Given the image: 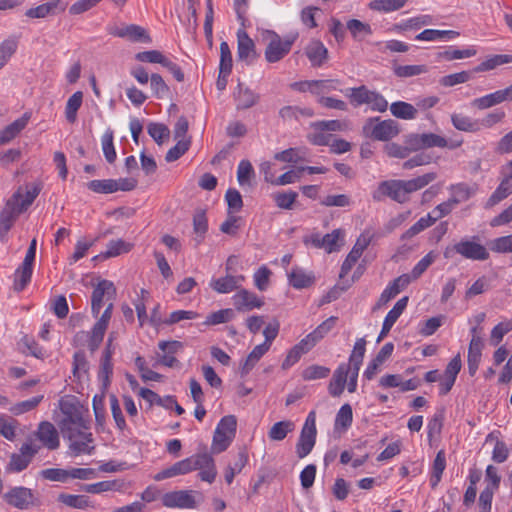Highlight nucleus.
Instances as JSON below:
<instances>
[{"label": "nucleus", "instance_id": "obj_1", "mask_svg": "<svg viewBox=\"0 0 512 512\" xmlns=\"http://www.w3.org/2000/svg\"><path fill=\"white\" fill-rule=\"evenodd\" d=\"M195 470H199L200 479L208 483H212L217 475L213 457L208 453H198L161 470L153 478L155 481H162L179 475H185Z\"/></svg>", "mask_w": 512, "mask_h": 512}, {"label": "nucleus", "instance_id": "obj_2", "mask_svg": "<svg viewBox=\"0 0 512 512\" xmlns=\"http://www.w3.org/2000/svg\"><path fill=\"white\" fill-rule=\"evenodd\" d=\"M41 191V185L32 183L20 186L9 198L0 214V224H9L25 212Z\"/></svg>", "mask_w": 512, "mask_h": 512}, {"label": "nucleus", "instance_id": "obj_3", "mask_svg": "<svg viewBox=\"0 0 512 512\" xmlns=\"http://www.w3.org/2000/svg\"><path fill=\"white\" fill-rule=\"evenodd\" d=\"M113 303L106 306L104 312L98 321L94 324L91 331H79L75 334L73 342L76 346H87L94 352L103 341L105 332L112 317Z\"/></svg>", "mask_w": 512, "mask_h": 512}, {"label": "nucleus", "instance_id": "obj_4", "mask_svg": "<svg viewBox=\"0 0 512 512\" xmlns=\"http://www.w3.org/2000/svg\"><path fill=\"white\" fill-rule=\"evenodd\" d=\"M263 41L267 43L264 56L268 63H277L288 55L298 35H287L281 38L273 30H263L261 33Z\"/></svg>", "mask_w": 512, "mask_h": 512}, {"label": "nucleus", "instance_id": "obj_5", "mask_svg": "<svg viewBox=\"0 0 512 512\" xmlns=\"http://www.w3.org/2000/svg\"><path fill=\"white\" fill-rule=\"evenodd\" d=\"M69 440V451L73 456L92 455L95 452L93 434L89 431L88 422L84 427H73L62 431Z\"/></svg>", "mask_w": 512, "mask_h": 512}, {"label": "nucleus", "instance_id": "obj_6", "mask_svg": "<svg viewBox=\"0 0 512 512\" xmlns=\"http://www.w3.org/2000/svg\"><path fill=\"white\" fill-rule=\"evenodd\" d=\"M399 133V123L393 119L381 120L380 117H370L362 127L364 137L377 141H389Z\"/></svg>", "mask_w": 512, "mask_h": 512}, {"label": "nucleus", "instance_id": "obj_7", "mask_svg": "<svg viewBox=\"0 0 512 512\" xmlns=\"http://www.w3.org/2000/svg\"><path fill=\"white\" fill-rule=\"evenodd\" d=\"M237 419L234 415H227L220 419L214 431L211 451L219 454L224 452L232 443L236 435Z\"/></svg>", "mask_w": 512, "mask_h": 512}, {"label": "nucleus", "instance_id": "obj_8", "mask_svg": "<svg viewBox=\"0 0 512 512\" xmlns=\"http://www.w3.org/2000/svg\"><path fill=\"white\" fill-rule=\"evenodd\" d=\"M41 445L34 442L31 438L24 442L18 453H13L7 464L6 470L8 472L19 473L25 470L33 458L39 453Z\"/></svg>", "mask_w": 512, "mask_h": 512}, {"label": "nucleus", "instance_id": "obj_9", "mask_svg": "<svg viewBox=\"0 0 512 512\" xmlns=\"http://www.w3.org/2000/svg\"><path fill=\"white\" fill-rule=\"evenodd\" d=\"M3 499L8 505L20 510H27L39 504L37 492L24 486L10 488L3 495Z\"/></svg>", "mask_w": 512, "mask_h": 512}, {"label": "nucleus", "instance_id": "obj_10", "mask_svg": "<svg viewBox=\"0 0 512 512\" xmlns=\"http://www.w3.org/2000/svg\"><path fill=\"white\" fill-rule=\"evenodd\" d=\"M316 435V412L310 411L296 444V454L300 459L310 454L316 443Z\"/></svg>", "mask_w": 512, "mask_h": 512}, {"label": "nucleus", "instance_id": "obj_11", "mask_svg": "<svg viewBox=\"0 0 512 512\" xmlns=\"http://www.w3.org/2000/svg\"><path fill=\"white\" fill-rule=\"evenodd\" d=\"M451 251L474 261H485L489 258L488 250L482 244L475 241V239H464L456 243L452 249L447 248L444 252V257L450 258Z\"/></svg>", "mask_w": 512, "mask_h": 512}, {"label": "nucleus", "instance_id": "obj_12", "mask_svg": "<svg viewBox=\"0 0 512 512\" xmlns=\"http://www.w3.org/2000/svg\"><path fill=\"white\" fill-rule=\"evenodd\" d=\"M107 31L110 35L114 37L124 38L131 42L145 43L149 44L152 42V39L143 27L136 24L129 25H110L107 28Z\"/></svg>", "mask_w": 512, "mask_h": 512}, {"label": "nucleus", "instance_id": "obj_13", "mask_svg": "<svg viewBox=\"0 0 512 512\" xmlns=\"http://www.w3.org/2000/svg\"><path fill=\"white\" fill-rule=\"evenodd\" d=\"M115 295L116 288L111 281L102 280L95 286L91 296V311L95 318L99 316L100 311L104 306V300L109 301V305L112 303Z\"/></svg>", "mask_w": 512, "mask_h": 512}, {"label": "nucleus", "instance_id": "obj_14", "mask_svg": "<svg viewBox=\"0 0 512 512\" xmlns=\"http://www.w3.org/2000/svg\"><path fill=\"white\" fill-rule=\"evenodd\" d=\"M310 242L317 248L324 249L327 253L339 251L345 243V233L342 229H335L324 236L313 234Z\"/></svg>", "mask_w": 512, "mask_h": 512}, {"label": "nucleus", "instance_id": "obj_15", "mask_svg": "<svg viewBox=\"0 0 512 512\" xmlns=\"http://www.w3.org/2000/svg\"><path fill=\"white\" fill-rule=\"evenodd\" d=\"M372 197L375 201H382L386 197L398 203H406L402 180H385L379 183Z\"/></svg>", "mask_w": 512, "mask_h": 512}, {"label": "nucleus", "instance_id": "obj_16", "mask_svg": "<svg viewBox=\"0 0 512 512\" xmlns=\"http://www.w3.org/2000/svg\"><path fill=\"white\" fill-rule=\"evenodd\" d=\"M371 239L372 235L369 232H364L358 237L352 250L349 252L346 259L342 263L340 277L348 275L352 267L363 254L364 250L369 246Z\"/></svg>", "mask_w": 512, "mask_h": 512}, {"label": "nucleus", "instance_id": "obj_17", "mask_svg": "<svg viewBox=\"0 0 512 512\" xmlns=\"http://www.w3.org/2000/svg\"><path fill=\"white\" fill-rule=\"evenodd\" d=\"M232 302L238 312H248L253 309H259L264 305L262 297L244 288L239 289L232 296Z\"/></svg>", "mask_w": 512, "mask_h": 512}, {"label": "nucleus", "instance_id": "obj_18", "mask_svg": "<svg viewBox=\"0 0 512 512\" xmlns=\"http://www.w3.org/2000/svg\"><path fill=\"white\" fill-rule=\"evenodd\" d=\"M33 436L49 450H55L60 446L58 431L51 422H40Z\"/></svg>", "mask_w": 512, "mask_h": 512}, {"label": "nucleus", "instance_id": "obj_19", "mask_svg": "<svg viewBox=\"0 0 512 512\" xmlns=\"http://www.w3.org/2000/svg\"><path fill=\"white\" fill-rule=\"evenodd\" d=\"M237 57L247 65L252 64L258 58L255 43L244 30L237 32Z\"/></svg>", "mask_w": 512, "mask_h": 512}, {"label": "nucleus", "instance_id": "obj_20", "mask_svg": "<svg viewBox=\"0 0 512 512\" xmlns=\"http://www.w3.org/2000/svg\"><path fill=\"white\" fill-rule=\"evenodd\" d=\"M351 372V365L346 364L345 362L341 363L336 368L328 385V391L332 397H339L344 392L348 377Z\"/></svg>", "mask_w": 512, "mask_h": 512}, {"label": "nucleus", "instance_id": "obj_21", "mask_svg": "<svg viewBox=\"0 0 512 512\" xmlns=\"http://www.w3.org/2000/svg\"><path fill=\"white\" fill-rule=\"evenodd\" d=\"M61 411L64 414V418L61 421L62 431L73 427H84V424L88 422L84 419L80 409L70 402H62Z\"/></svg>", "mask_w": 512, "mask_h": 512}, {"label": "nucleus", "instance_id": "obj_22", "mask_svg": "<svg viewBox=\"0 0 512 512\" xmlns=\"http://www.w3.org/2000/svg\"><path fill=\"white\" fill-rule=\"evenodd\" d=\"M158 347L163 352V355L159 358L160 364L169 368L179 366V361L174 355L183 349L182 342L177 340L160 341Z\"/></svg>", "mask_w": 512, "mask_h": 512}, {"label": "nucleus", "instance_id": "obj_23", "mask_svg": "<svg viewBox=\"0 0 512 512\" xmlns=\"http://www.w3.org/2000/svg\"><path fill=\"white\" fill-rule=\"evenodd\" d=\"M245 280L243 275L226 274L220 278H213L210 287L219 294H228L237 290Z\"/></svg>", "mask_w": 512, "mask_h": 512}, {"label": "nucleus", "instance_id": "obj_24", "mask_svg": "<svg viewBox=\"0 0 512 512\" xmlns=\"http://www.w3.org/2000/svg\"><path fill=\"white\" fill-rule=\"evenodd\" d=\"M162 503L169 508H193L195 500L189 491H173L163 495Z\"/></svg>", "mask_w": 512, "mask_h": 512}, {"label": "nucleus", "instance_id": "obj_25", "mask_svg": "<svg viewBox=\"0 0 512 512\" xmlns=\"http://www.w3.org/2000/svg\"><path fill=\"white\" fill-rule=\"evenodd\" d=\"M289 285L297 290L311 287L315 282V276L313 272H307L300 267H293L290 272L287 273Z\"/></svg>", "mask_w": 512, "mask_h": 512}, {"label": "nucleus", "instance_id": "obj_26", "mask_svg": "<svg viewBox=\"0 0 512 512\" xmlns=\"http://www.w3.org/2000/svg\"><path fill=\"white\" fill-rule=\"evenodd\" d=\"M410 282L411 276H409L408 274H402L401 276L394 279L381 293L379 303H388L391 299L396 297L402 290H404L410 284Z\"/></svg>", "mask_w": 512, "mask_h": 512}, {"label": "nucleus", "instance_id": "obj_27", "mask_svg": "<svg viewBox=\"0 0 512 512\" xmlns=\"http://www.w3.org/2000/svg\"><path fill=\"white\" fill-rule=\"evenodd\" d=\"M437 176L438 175L436 172H428L410 180H402L406 202L409 201L411 193L423 189L428 184L433 182L437 178Z\"/></svg>", "mask_w": 512, "mask_h": 512}, {"label": "nucleus", "instance_id": "obj_28", "mask_svg": "<svg viewBox=\"0 0 512 512\" xmlns=\"http://www.w3.org/2000/svg\"><path fill=\"white\" fill-rule=\"evenodd\" d=\"M484 348V342L483 339H471L468 347V355H467V362H468V371L471 376H474L475 373L478 370L481 357H482V350Z\"/></svg>", "mask_w": 512, "mask_h": 512}, {"label": "nucleus", "instance_id": "obj_29", "mask_svg": "<svg viewBox=\"0 0 512 512\" xmlns=\"http://www.w3.org/2000/svg\"><path fill=\"white\" fill-rule=\"evenodd\" d=\"M30 114L25 113L22 117L15 120L3 130L0 131V145H4L13 140L28 124Z\"/></svg>", "mask_w": 512, "mask_h": 512}, {"label": "nucleus", "instance_id": "obj_30", "mask_svg": "<svg viewBox=\"0 0 512 512\" xmlns=\"http://www.w3.org/2000/svg\"><path fill=\"white\" fill-rule=\"evenodd\" d=\"M66 9L61 4L60 0H53L44 4H41L35 8H30L26 11L25 15L29 18H44L48 15H53L58 12H63Z\"/></svg>", "mask_w": 512, "mask_h": 512}, {"label": "nucleus", "instance_id": "obj_31", "mask_svg": "<svg viewBox=\"0 0 512 512\" xmlns=\"http://www.w3.org/2000/svg\"><path fill=\"white\" fill-rule=\"evenodd\" d=\"M260 96L248 87H243L238 84L237 92L235 93L236 108L238 110L249 109L259 101Z\"/></svg>", "mask_w": 512, "mask_h": 512}, {"label": "nucleus", "instance_id": "obj_32", "mask_svg": "<svg viewBox=\"0 0 512 512\" xmlns=\"http://www.w3.org/2000/svg\"><path fill=\"white\" fill-rule=\"evenodd\" d=\"M267 347L264 345H257L248 354L246 359L240 364L239 373L241 377H246L251 370L256 366L259 360L268 352Z\"/></svg>", "mask_w": 512, "mask_h": 512}, {"label": "nucleus", "instance_id": "obj_33", "mask_svg": "<svg viewBox=\"0 0 512 512\" xmlns=\"http://www.w3.org/2000/svg\"><path fill=\"white\" fill-rule=\"evenodd\" d=\"M422 140L424 142V149L439 147L453 150L462 145V140L448 141L446 138L434 133H424V138Z\"/></svg>", "mask_w": 512, "mask_h": 512}, {"label": "nucleus", "instance_id": "obj_34", "mask_svg": "<svg viewBox=\"0 0 512 512\" xmlns=\"http://www.w3.org/2000/svg\"><path fill=\"white\" fill-rule=\"evenodd\" d=\"M306 55L313 66H321L327 59L328 51L320 41L311 42L307 49Z\"/></svg>", "mask_w": 512, "mask_h": 512}, {"label": "nucleus", "instance_id": "obj_35", "mask_svg": "<svg viewBox=\"0 0 512 512\" xmlns=\"http://www.w3.org/2000/svg\"><path fill=\"white\" fill-rule=\"evenodd\" d=\"M391 114L403 120H413L417 117L418 111L412 104L404 101H396L390 105Z\"/></svg>", "mask_w": 512, "mask_h": 512}, {"label": "nucleus", "instance_id": "obj_36", "mask_svg": "<svg viewBox=\"0 0 512 512\" xmlns=\"http://www.w3.org/2000/svg\"><path fill=\"white\" fill-rule=\"evenodd\" d=\"M19 422L6 414H0V435L13 442L17 437Z\"/></svg>", "mask_w": 512, "mask_h": 512}, {"label": "nucleus", "instance_id": "obj_37", "mask_svg": "<svg viewBox=\"0 0 512 512\" xmlns=\"http://www.w3.org/2000/svg\"><path fill=\"white\" fill-rule=\"evenodd\" d=\"M132 246L133 245L131 243L125 242L121 239L111 240L107 244L106 251L97 255L94 259H97V258L108 259V258L119 256L123 253H128L132 249Z\"/></svg>", "mask_w": 512, "mask_h": 512}, {"label": "nucleus", "instance_id": "obj_38", "mask_svg": "<svg viewBox=\"0 0 512 512\" xmlns=\"http://www.w3.org/2000/svg\"><path fill=\"white\" fill-rule=\"evenodd\" d=\"M33 267L21 264L14 272L13 289L16 292L23 291L31 282Z\"/></svg>", "mask_w": 512, "mask_h": 512}, {"label": "nucleus", "instance_id": "obj_39", "mask_svg": "<svg viewBox=\"0 0 512 512\" xmlns=\"http://www.w3.org/2000/svg\"><path fill=\"white\" fill-rule=\"evenodd\" d=\"M512 194V182L501 178V181L495 191L491 194L487 200L486 205L492 207L506 199Z\"/></svg>", "mask_w": 512, "mask_h": 512}, {"label": "nucleus", "instance_id": "obj_40", "mask_svg": "<svg viewBox=\"0 0 512 512\" xmlns=\"http://www.w3.org/2000/svg\"><path fill=\"white\" fill-rule=\"evenodd\" d=\"M451 122L453 126L464 132H478L480 130V123L477 120L465 116L463 114L454 113L451 115Z\"/></svg>", "mask_w": 512, "mask_h": 512}, {"label": "nucleus", "instance_id": "obj_41", "mask_svg": "<svg viewBox=\"0 0 512 512\" xmlns=\"http://www.w3.org/2000/svg\"><path fill=\"white\" fill-rule=\"evenodd\" d=\"M508 63H512V55H510V54L494 55V56L486 59L485 61L481 62L479 65H477L473 69V72L479 73V72L493 70L500 65L508 64Z\"/></svg>", "mask_w": 512, "mask_h": 512}, {"label": "nucleus", "instance_id": "obj_42", "mask_svg": "<svg viewBox=\"0 0 512 512\" xmlns=\"http://www.w3.org/2000/svg\"><path fill=\"white\" fill-rule=\"evenodd\" d=\"M459 36V32L453 30L426 29L416 35L415 39L419 41H436L440 39H454Z\"/></svg>", "mask_w": 512, "mask_h": 512}, {"label": "nucleus", "instance_id": "obj_43", "mask_svg": "<svg viewBox=\"0 0 512 512\" xmlns=\"http://www.w3.org/2000/svg\"><path fill=\"white\" fill-rule=\"evenodd\" d=\"M294 423L290 420L276 422L269 430L268 436L273 441H282L289 432L294 430Z\"/></svg>", "mask_w": 512, "mask_h": 512}, {"label": "nucleus", "instance_id": "obj_44", "mask_svg": "<svg viewBox=\"0 0 512 512\" xmlns=\"http://www.w3.org/2000/svg\"><path fill=\"white\" fill-rule=\"evenodd\" d=\"M366 351V340L365 338H359L356 340L349 361L346 364L351 365L353 370H360L363 362V358Z\"/></svg>", "mask_w": 512, "mask_h": 512}, {"label": "nucleus", "instance_id": "obj_45", "mask_svg": "<svg viewBox=\"0 0 512 512\" xmlns=\"http://www.w3.org/2000/svg\"><path fill=\"white\" fill-rule=\"evenodd\" d=\"M505 101L502 90L495 91L491 94L476 98L472 101V106L478 109H487Z\"/></svg>", "mask_w": 512, "mask_h": 512}, {"label": "nucleus", "instance_id": "obj_46", "mask_svg": "<svg viewBox=\"0 0 512 512\" xmlns=\"http://www.w3.org/2000/svg\"><path fill=\"white\" fill-rule=\"evenodd\" d=\"M82 101L83 93L81 91H77L69 97L65 107V116L69 123H74L77 120V111L81 107Z\"/></svg>", "mask_w": 512, "mask_h": 512}, {"label": "nucleus", "instance_id": "obj_47", "mask_svg": "<svg viewBox=\"0 0 512 512\" xmlns=\"http://www.w3.org/2000/svg\"><path fill=\"white\" fill-rule=\"evenodd\" d=\"M58 501L68 507L75 509H85L90 506L89 497L86 495L62 493L58 496Z\"/></svg>", "mask_w": 512, "mask_h": 512}, {"label": "nucleus", "instance_id": "obj_48", "mask_svg": "<svg viewBox=\"0 0 512 512\" xmlns=\"http://www.w3.org/2000/svg\"><path fill=\"white\" fill-rule=\"evenodd\" d=\"M18 40L15 37H9L0 43V69H2L16 53Z\"/></svg>", "mask_w": 512, "mask_h": 512}, {"label": "nucleus", "instance_id": "obj_49", "mask_svg": "<svg viewBox=\"0 0 512 512\" xmlns=\"http://www.w3.org/2000/svg\"><path fill=\"white\" fill-rule=\"evenodd\" d=\"M347 29L357 41H362L366 36L372 34L371 26L357 19L349 20L347 22Z\"/></svg>", "mask_w": 512, "mask_h": 512}, {"label": "nucleus", "instance_id": "obj_50", "mask_svg": "<svg viewBox=\"0 0 512 512\" xmlns=\"http://www.w3.org/2000/svg\"><path fill=\"white\" fill-rule=\"evenodd\" d=\"M445 468H446L445 452L443 450H440L436 454V457L433 461V466H432V474H431L430 483L433 488L436 487L438 485V483L440 482Z\"/></svg>", "mask_w": 512, "mask_h": 512}, {"label": "nucleus", "instance_id": "obj_51", "mask_svg": "<svg viewBox=\"0 0 512 512\" xmlns=\"http://www.w3.org/2000/svg\"><path fill=\"white\" fill-rule=\"evenodd\" d=\"M44 396L37 395L30 399L15 403L10 407V412L14 415H22L24 413L30 412L38 407V405L42 402Z\"/></svg>", "mask_w": 512, "mask_h": 512}, {"label": "nucleus", "instance_id": "obj_52", "mask_svg": "<svg viewBox=\"0 0 512 512\" xmlns=\"http://www.w3.org/2000/svg\"><path fill=\"white\" fill-rule=\"evenodd\" d=\"M235 317L234 310L231 308L221 309L215 312L210 313L206 320L204 321V325L213 326L222 323H227L231 321Z\"/></svg>", "mask_w": 512, "mask_h": 512}, {"label": "nucleus", "instance_id": "obj_53", "mask_svg": "<svg viewBox=\"0 0 512 512\" xmlns=\"http://www.w3.org/2000/svg\"><path fill=\"white\" fill-rule=\"evenodd\" d=\"M114 133L111 129H108L102 136V150L105 156V159L108 163L112 164L116 160V151L113 143Z\"/></svg>", "mask_w": 512, "mask_h": 512}, {"label": "nucleus", "instance_id": "obj_54", "mask_svg": "<svg viewBox=\"0 0 512 512\" xmlns=\"http://www.w3.org/2000/svg\"><path fill=\"white\" fill-rule=\"evenodd\" d=\"M407 0H374L369 4L372 10L392 12L403 8Z\"/></svg>", "mask_w": 512, "mask_h": 512}, {"label": "nucleus", "instance_id": "obj_55", "mask_svg": "<svg viewBox=\"0 0 512 512\" xmlns=\"http://www.w3.org/2000/svg\"><path fill=\"white\" fill-rule=\"evenodd\" d=\"M87 187L89 190L100 194L117 192L116 182L114 179L92 180L88 182Z\"/></svg>", "mask_w": 512, "mask_h": 512}, {"label": "nucleus", "instance_id": "obj_56", "mask_svg": "<svg viewBox=\"0 0 512 512\" xmlns=\"http://www.w3.org/2000/svg\"><path fill=\"white\" fill-rule=\"evenodd\" d=\"M394 74L400 78H408L428 72L426 65H397L393 68Z\"/></svg>", "mask_w": 512, "mask_h": 512}, {"label": "nucleus", "instance_id": "obj_57", "mask_svg": "<svg viewBox=\"0 0 512 512\" xmlns=\"http://www.w3.org/2000/svg\"><path fill=\"white\" fill-rule=\"evenodd\" d=\"M255 176V171L248 160L240 161L237 169V180L241 186L250 185L252 178Z\"/></svg>", "mask_w": 512, "mask_h": 512}, {"label": "nucleus", "instance_id": "obj_58", "mask_svg": "<svg viewBox=\"0 0 512 512\" xmlns=\"http://www.w3.org/2000/svg\"><path fill=\"white\" fill-rule=\"evenodd\" d=\"M451 203L458 205L461 202L468 200L471 196V189L467 184L459 183L456 185H451L450 187Z\"/></svg>", "mask_w": 512, "mask_h": 512}, {"label": "nucleus", "instance_id": "obj_59", "mask_svg": "<svg viewBox=\"0 0 512 512\" xmlns=\"http://www.w3.org/2000/svg\"><path fill=\"white\" fill-rule=\"evenodd\" d=\"M330 373V369L321 365H310L302 371V378L305 381H312L326 378Z\"/></svg>", "mask_w": 512, "mask_h": 512}, {"label": "nucleus", "instance_id": "obj_60", "mask_svg": "<svg viewBox=\"0 0 512 512\" xmlns=\"http://www.w3.org/2000/svg\"><path fill=\"white\" fill-rule=\"evenodd\" d=\"M472 72L469 71H461L458 73L446 75L440 78L439 83L444 87H452L457 84L465 83L469 81L472 77Z\"/></svg>", "mask_w": 512, "mask_h": 512}, {"label": "nucleus", "instance_id": "obj_61", "mask_svg": "<svg viewBox=\"0 0 512 512\" xmlns=\"http://www.w3.org/2000/svg\"><path fill=\"white\" fill-rule=\"evenodd\" d=\"M353 421V412L350 404L346 403L341 406L336 414L335 426L347 429Z\"/></svg>", "mask_w": 512, "mask_h": 512}, {"label": "nucleus", "instance_id": "obj_62", "mask_svg": "<svg viewBox=\"0 0 512 512\" xmlns=\"http://www.w3.org/2000/svg\"><path fill=\"white\" fill-rule=\"evenodd\" d=\"M272 272L265 265L261 266L253 275L254 285L259 291H265L269 287Z\"/></svg>", "mask_w": 512, "mask_h": 512}, {"label": "nucleus", "instance_id": "obj_63", "mask_svg": "<svg viewBox=\"0 0 512 512\" xmlns=\"http://www.w3.org/2000/svg\"><path fill=\"white\" fill-rule=\"evenodd\" d=\"M189 139H178L177 143L168 150L165 156L167 162H173L178 160L182 155L189 149Z\"/></svg>", "mask_w": 512, "mask_h": 512}, {"label": "nucleus", "instance_id": "obj_64", "mask_svg": "<svg viewBox=\"0 0 512 512\" xmlns=\"http://www.w3.org/2000/svg\"><path fill=\"white\" fill-rule=\"evenodd\" d=\"M147 132L157 144H162L163 140L170 135L169 128L162 123H150Z\"/></svg>", "mask_w": 512, "mask_h": 512}]
</instances>
